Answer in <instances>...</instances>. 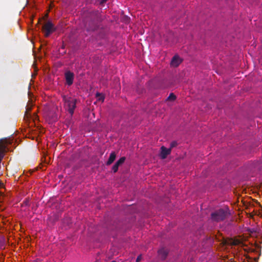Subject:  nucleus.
<instances>
[{"label": "nucleus", "instance_id": "obj_10", "mask_svg": "<svg viewBox=\"0 0 262 262\" xmlns=\"http://www.w3.org/2000/svg\"><path fill=\"white\" fill-rule=\"evenodd\" d=\"M116 155L115 152L114 151L112 152L110 155L108 160L106 162V165H111L115 161V160L116 159Z\"/></svg>", "mask_w": 262, "mask_h": 262}, {"label": "nucleus", "instance_id": "obj_2", "mask_svg": "<svg viewBox=\"0 0 262 262\" xmlns=\"http://www.w3.org/2000/svg\"><path fill=\"white\" fill-rule=\"evenodd\" d=\"M62 97L64 102V107L72 117L76 107L77 99L66 95H63Z\"/></svg>", "mask_w": 262, "mask_h": 262}, {"label": "nucleus", "instance_id": "obj_19", "mask_svg": "<svg viewBox=\"0 0 262 262\" xmlns=\"http://www.w3.org/2000/svg\"><path fill=\"white\" fill-rule=\"evenodd\" d=\"M112 262H116V261H115V260H113V261H112Z\"/></svg>", "mask_w": 262, "mask_h": 262}, {"label": "nucleus", "instance_id": "obj_11", "mask_svg": "<svg viewBox=\"0 0 262 262\" xmlns=\"http://www.w3.org/2000/svg\"><path fill=\"white\" fill-rule=\"evenodd\" d=\"M32 106V104H28L26 107L25 117L27 119H28L30 117V115L29 114V112L31 111Z\"/></svg>", "mask_w": 262, "mask_h": 262}, {"label": "nucleus", "instance_id": "obj_13", "mask_svg": "<svg viewBox=\"0 0 262 262\" xmlns=\"http://www.w3.org/2000/svg\"><path fill=\"white\" fill-rule=\"evenodd\" d=\"M176 99V96L173 93H170L167 97V100L174 101Z\"/></svg>", "mask_w": 262, "mask_h": 262}, {"label": "nucleus", "instance_id": "obj_14", "mask_svg": "<svg viewBox=\"0 0 262 262\" xmlns=\"http://www.w3.org/2000/svg\"><path fill=\"white\" fill-rule=\"evenodd\" d=\"M177 145H178L177 142L176 141H173L170 143L169 148H170L171 149L172 148L177 146Z\"/></svg>", "mask_w": 262, "mask_h": 262}, {"label": "nucleus", "instance_id": "obj_8", "mask_svg": "<svg viewBox=\"0 0 262 262\" xmlns=\"http://www.w3.org/2000/svg\"><path fill=\"white\" fill-rule=\"evenodd\" d=\"M182 62V59L178 56L174 55L171 61V65L174 67H177Z\"/></svg>", "mask_w": 262, "mask_h": 262}, {"label": "nucleus", "instance_id": "obj_16", "mask_svg": "<svg viewBox=\"0 0 262 262\" xmlns=\"http://www.w3.org/2000/svg\"><path fill=\"white\" fill-rule=\"evenodd\" d=\"M107 1L108 0H101L100 1L99 4L101 6H103Z\"/></svg>", "mask_w": 262, "mask_h": 262}, {"label": "nucleus", "instance_id": "obj_4", "mask_svg": "<svg viewBox=\"0 0 262 262\" xmlns=\"http://www.w3.org/2000/svg\"><path fill=\"white\" fill-rule=\"evenodd\" d=\"M42 30L44 31L45 37H47L55 31L53 24L51 21H48L42 26Z\"/></svg>", "mask_w": 262, "mask_h": 262}, {"label": "nucleus", "instance_id": "obj_12", "mask_svg": "<svg viewBox=\"0 0 262 262\" xmlns=\"http://www.w3.org/2000/svg\"><path fill=\"white\" fill-rule=\"evenodd\" d=\"M96 97L97 99V100H98L99 101H104V97L103 94L99 93H97L96 94Z\"/></svg>", "mask_w": 262, "mask_h": 262}, {"label": "nucleus", "instance_id": "obj_1", "mask_svg": "<svg viewBox=\"0 0 262 262\" xmlns=\"http://www.w3.org/2000/svg\"><path fill=\"white\" fill-rule=\"evenodd\" d=\"M101 21L100 14L98 11H92L89 13L85 22V28L88 31H93L97 29Z\"/></svg>", "mask_w": 262, "mask_h": 262}, {"label": "nucleus", "instance_id": "obj_3", "mask_svg": "<svg viewBox=\"0 0 262 262\" xmlns=\"http://www.w3.org/2000/svg\"><path fill=\"white\" fill-rule=\"evenodd\" d=\"M228 215L227 210L223 209H220L212 212L211 214L212 220L215 222H220L225 219Z\"/></svg>", "mask_w": 262, "mask_h": 262}, {"label": "nucleus", "instance_id": "obj_7", "mask_svg": "<svg viewBox=\"0 0 262 262\" xmlns=\"http://www.w3.org/2000/svg\"><path fill=\"white\" fill-rule=\"evenodd\" d=\"M125 160V157H122L118 160L112 167V170L114 172H116L118 170L119 166L122 164Z\"/></svg>", "mask_w": 262, "mask_h": 262}, {"label": "nucleus", "instance_id": "obj_18", "mask_svg": "<svg viewBox=\"0 0 262 262\" xmlns=\"http://www.w3.org/2000/svg\"><path fill=\"white\" fill-rule=\"evenodd\" d=\"M141 258H142V257H141V255H139L137 259H136V262H139L140 261V260H141Z\"/></svg>", "mask_w": 262, "mask_h": 262}, {"label": "nucleus", "instance_id": "obj_17", "mask_svg": "<svg viewBox=\"0 0 262 262\" xmlns=\"http://www.w3.org/2000/svg\"><path fill=\"white\" fill-rule=\"evenodd\" d=\"M4 186V184L0 181V188H3ZM3 192L0 191V196L2 195Z\"/></svg>", "mask_w": 262, "mask_h": 262}, {"label": "nucleus", "instance_id": "obj_9", "mask_svg": "<svg viewBox=\"0 0 262 262\" xmlns=\"http://www.w3.org/2000/svg\"><path fill=\"white\" fill-rule=\"evenodd\" d=\"M158 254L162 259L164 260L168 255V251L167 249L162 248L158 251Z\"/></svg>", "mask_w": 262, "mask_h": 262}, {"label": "nucleus", "instance_id": "obj_6", "mask_svg": "<svg viewBox=\"0 0 262 262\" xmlns=\"http://www.w3.org/2000/svg\"><path fill=\"white\" fill-rule=\"evenodd\" d=\"M160 149V156L162 159H165L171 153V151L170 148H167L164 146H162Z\"/></svg>", "mask_w": 262, "mask_h": 262}, {"label": "nucleus", "instance_id": "obj_15", "mask_svg": "<svg viewBox=\"0 0 262 262\" xmlns=\"http://www.w3.org/2000/svg\"><path fill=\"white\" fill-rule=\"evenodd\" d=\"M29 202H30V200H29V198H27V199H26L23 201V206H29Z\"/></svg>", "mask_w": 262, "mask_h": 262}, {"label": "nucleus", "instance_id": "obj_5", "mask_svg": "<svg viewBox=\"0 0 262 262\" xmlns=\"http://www.w3.org/2000/svg\"><path fill=\"white\" fill-rule=\"evenodd\" d=\"M64 75L66 83L69 86L71 85L73 83V80L74 77V75L73 73L70 71H68L65 73Z\"/></svg>", "mask_w": 262, "mask_h": 262}]
</instances>
